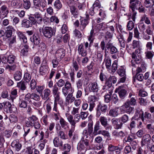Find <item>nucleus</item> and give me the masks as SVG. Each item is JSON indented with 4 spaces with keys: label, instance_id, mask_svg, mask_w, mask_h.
Listing matches in <instances>:
<instances>
[{
    "label": "nucleus",
    "instance_id": "412c9836",
    "mask_svg": "<svg viewBox=\"0 0 154 154\" xmlns=\"http://www.w3.org/2000/svg\"><path fill=\"white\" fill-rule=\"evenodd\" d=\"M11 146L17 151H19L22 146V144L20 143L18 140H14L11 143Z\"/></svg>",
    "mask_w": 154,
    "mask_h": 154
},
{
    "label": "nucleus",
    "instance_id": "4d7b16f0",
    "mask_svg": "<svg viewBox=\"0 0 154 154\" xmlns=\"http://www.w3.org/2000/svg\"><path fill=\"white\" fill-rule=\"evenodd\" d=\"M137 109V112L139 113V117L138 119H140L143 122H144V118L143 116L144 115V112L143 111L142 109Z\"/></svg>",
    "mask_w": 154,
    "mask_h": 154
},
{
    "label": "nucleus",
    "instance_id": "13d9d810",
    "mask_svg": "<svg viewBox=\"0 0 154 154\" xmlns=\"http://www.w3.org/2000/svg\"><path fill=\"white\" fill-rule=\"evenodd\" d=\"M83 79H79L76 82V85L78 90H82V86L83 83Z\"/></svg>",
    "mask_w": 154,
    "mask_h": 154
},
{
    "label": "nucleus",
    "instance_id": "e2e57ef3",
    "mask_svg": "<svg viewBox=\"0 0 154 154\" xmlns=\"http://www.w3.org/2000/svg\"><path fill=\"white\" fill-rule=\"evenodd\" d=\"M30 96L31 99H33L35 101H39L40 100V97L39 95L36 93H33L32 94L30 93Z\"/></svg>",
    "mask_w": 154,
    "mask_h": 154
},
{
    "label": "nucleus",
    "instance_id": "de8ad7c7",
    "mask_svg": "<svg viewBox=\"0 0 154 154\" xmlns=\"http://www.w3.org/2000/svg\"><path fill=\"white\" fill-rule=\"evenodd\" d=\"M117 73L118 75L121 77L123 76L126 75V74L125 69L122 66L117 71Z\"/></svg>",
    "mask_w": 154,
    "mask_h": 154
},
{
    "label": "nucleus",
    "instance_id": "2f4dec72",
    "mask_svg": "<svg viewBox=\"0 0 154 154\" xmlns=\"http://www.w3.org/2000/svg\"><path fill=\"white\" fill-rule=\"evenodd\" d=\"M48 67L47 66L41 65L39 69L40 74L42 75H45L48 70Z\"/></svg>",
    "mask_w": 154,
    "mask_h": 154
},
{
    "label": "nucleus",
    "instance_id": "3c124183",
    "mask_svg": "<svg viewBox=\"0 0 154 154\" xmlns=\"http://www.w3.org/2000/svg\"><path fill=\"white\" fill-rule=\"evenodd\" d=\"M102 134L105 137H106L109 139V140H111L110 136L108 131L106 130H102L99 131L98 134Z\"/></svg>",
    "mask_w": 154,
    "mask_h": 154
},
{
    "label": "nucleus",
    "instance_id": "5701e85b",
    "mask_svg": "<svg viewBox=\"0 0 154 154\" xmlns=\"http://www.w3.org/2000/svg\"><path fill=\"white\" fill-rule=\"evenodd\" d=\"M135 75L133 77V82L134 83L137 80L140 82H142L144 79V76L142 74L139 73L140 72H136Z\"/></svg>",
    "mask_w": 154,
    "mask_h": 154
},
{
    "label": "nucleus",
    "instance_id": "f03ea898",
    "mask_svg": "<svg viewBox=\"0 0 154 154\" xmlns=\"http://www.w3.org/2000/svg\"><path fill=\"white\" fill-rule=\"evenodd\" d=\"M81 17V18L79 20L80 22V26H79V22L78 20H76L74 23V25L76 27L79 26L81 31H83L89 23L90 17L88 14H86V16L85 17Z\"/></svg>",
    "mask_w": 154,
    "mask_h": 154
},
{
    "label": "nucleus",
    "instance_id": "39448f33",
    "mask_svg": "<svg viewBox=\"0 0 154 154\" xmlns=\"http://www.w3.org/2000/svg\"><path fill=\"white\" fill-rule=\"evenodd\" d=\"M7 53L5 55L2 57V62L4 64H13L14 63L16 57L12 54H8Z\"/></svg>",
    "mask_w": 154,
    "mask_h": 154
},
{
    "label": "nucleus",
    "instance_id": "052dcab7",
    "mask_svg": "<svg viewBox=\"0 0 154 154\" xmlns=\"http://www.w3.org/2000/svg\"><path fill=\"white\" fill-rule=\"evenodd\" d=\"M28 103H26L23 100H20L19 103V106L20 108H26L28 106Z\"/></svg>",
    "mask_w": 154,
    "mask_h": 154
},
{
    "label": "nucleus",
    "instance_id": "864d4df0",
    "mask_svg": "<svg viewBox=\"0 0 154 154\" xmlns=\"http://www.w3.org/2000/svg\"><path fill=\"white\" fill-rule=\"evenodd\" d=\"M74 35L78 38H81L82 37V33L78 29H75L73 31Z\"/></svg>",
    "mask_w": 154,
    "mask_h": 154
},
{
    "label": "nucleus",
    "instance_id": "b1692460",
    "mask_svg": "<svg viewBox=\"0 0 154 154\" xmlns=\"http://www.w3.org/2000/svg\"><path fill=\"white\" fill-rule=\"evenodd\" d=\"M138 64H140V66L137 67L136 70V72H145L146 71L147 65L144 60Z\"/></svg>",
    "mask_w": 154,
    "mask_h": 154
},
{
    "label": "nucleus",
    "instance_id": "09e8293b",
    "mask_svg": "<svg viewBox=\"0 0 154 154\" xmlns=\"http://www.w3.org/2000/svg\"><path fill=\"white\" fill-rule=\"evenodd\" d=\"M112 38V34L108 31L105 33V35L104 37L105 40L109 41H111Z\"/></svg>",
    "mask_w": 154,
    "mask_h": 154
},
{
    "label": "nucleus",
    "instance_id": "5fc2aeb1",
    "mask_svg": "<svg viewBox=\"0 0 154 154\" xmlns=\"http://www.w3.org/2000/svg\"><path fill=\"white\" fill-rule=\"evenodd\" d=\"M119 118L123 124L127 122L129 120L128 116L126 114H124Z\"/></svg>",
    "mask_w": 154,
    "mask_h": 154
},
{
    "label": "nucleus",
    "instance_id": "69168bd1",
    "mask_svg": "<svg viewBox=\"0 0 154 154\" xmlns=\"http://www.w3.org/2000/svg\"><path fill=\"white\" fill-rule=\"evenodd\" d=\"M76 6L79 10H83L86 7L85 4L84 3H79L77 2L76 3Z\"/></svg>",
    "mask_w": 154,
    "mask_h": 154
},
{
    "label": "nucleus",
    "instance_id": "c03bdc74",
    "mask_svg": "<svg viewBox=\"0 0 154 154\" xmlns=\"http://www.w3.org/2000/svg\"><path fill=\"white\" fill-rule=\"evenodd\" d=\"M112 91L111 89L109 90L108 94L105 95L104 96V101L106 103H109L111 100V95L112 94Z\"/></svg>",
    "mask_w": 154,
    "mask_h": 154
},
{
    "label": "nucleus",
    "instance_id": "6e6552de",
    "mask_svg": "<svg viewBox=\"0 0 154 154\" xmlns=\"http://www.w3.org/2000/svg\"><path fill=\"white\" fill-rule=\"evenodd\" d=\"M29 40L34 46H36L39 44L41 41L40 36L38 32H34L32 35L30 36Z\"/></svg>",
    "mask_w": 154,
    "mask_h": 154
},
{
    "label": "nucleus",
    "instance_id": "393cba45",
    "mask_svg": "<svg viewBox=\"0 0 154 154\" xmlns=\"http://www.w3.org/2000/svg\"><path fill=\"white\" fill-rule=\"evenodd\" d=\"M132 59L134 60V61H133V60H131V64L132 66L134 67L135 66V64L134 63V62L136 64H138L144 60L142 59L141 54H139L134 58H132Z\"/></svg>",
    "mask_w": 154,
    "mask_h": 154
},
{
    "label": "nucleus",
    "instance_id": "1a4fd4ad",
    "mask_svg": "<svg viewBox=\"0 0 154 154\" xmlns=\"http://www.w3.org/2000/svg\"><path fill=\"white\" fill-rule=\"evenodd\" d=\"M115 92L118 93L119 97L122 100L124 99L127 94V91L123 85L119 86L115 89Z\"/></svg>",
    "mask_w": 154,
    "mask_h": 154
},
{
    "label": "nucleus",
    "instance_id": "0e129e2a",
    "mask_svg": "<svg viewBox=\"0 0 154 154\" xmlns=\"http://www.w3.org/2000/svg\"><path fill=\"white\" fill-rule=\"evenodd\" d=\"M112 100L113 103L115 104H118L120 101L118 97L116 94H113Z\"/></svg>",
    "mask_w": 154,
    "mask_h": 154
},
{
    "label": "nucleus",
    "instance_id": "4468645a",
    "mask_svg": "<svg viewBox=\"0 0 154 154\" xmlns=\"http://www.w3.org/2000/svg\"><path fill=\"white\" fill-rule=\"evenodd\" d=\"M151 137L150 135L148 134H146L143 135L141 141V145L142 147L144 146L145 145L147 144L148 146L150 145L149 143L151 141Z\"/></svg>",
    "mask_w": 154,
    "mask_h": 154
},
{
    "label": "nucleus",
    "instance_id": "72a5a7b5",
    "mask_svg": "<svg viewBox=\"0 0 154 154\" xmlns=\"http://www.w3.org/2000/svg\"><path fill=\"white\" fill-rule=\"evenodd\" d=\"M118 109V107H117L115 109H110L109 111V115L113 117H115L117 116L119 114Z\"/></svg>",
    "mask_w": 154,
    "mask_h": 154
},
{
    "label": "nucleus",
    "instance_id": "a878e982",
    "mask_svg": "<svg viewBox=\"0 0 154 154\" xmlns=\"http://www.w3.org/2000/svg\"><path fill=\"white\" fill-rule=\"evenodd\" d=\"M51 93V90L48 88H46L44 90L40 96L42 99L45 100L48 98L49 99V96L50 95Z\"/></svg>",
    "mask_w": 154,
    "mask_h": 154
},
{
    "label": "nucleus",
    "instance_id": "8fccbe9b",
    "mask_svg": "<svg viewBox=\"0 0 154 154\" xmlns=\"http://www.w3.org/2000/svg\"><path fill=\"white\" fill-rule=\"evenodd\" d=\"M31 79V75L29 72H25L24 75V80L27 83L29 82Z\"/></svg>",
    "mask_w": 154,
    "mask_h": 154
},
{
    "label": "nucleus",
    "instance_id": "f8f14e48",
    "mask_svg": "<svg viewBox=\"0 0 154 154\" xmlns=\"http://www.w3.org/2000/svg\"><path fill=\"white\" fill-rule=\"evenodd\" d=\"M32 16H30L31 18L34 21V23L35 25H36L37 23L38 24H41L42 21V17L41 14L38 12H36L34 14L32 15Z\"/></svg>",
    "mask_w": 154,
    "mask_h": 154
},
{
    "label": "nucleus",
    "instance_id": "bb28decb",
    "mask_svg": "<svg viewBox=\"0 0 154 154\" xmlns=\"http://www.w3.org/2000/svg\"><path fill=\"white\" fill-rule=\"evenodd\" d=\"M65 55V51L63 48H61L58 49L56 51L55 56L58 58H63Z\"/></svg>",
    "mask_w": 154,
    "mask_h": 154
},
{
    "label": "nucleus",
    "instance_id": "6ab92c4d",
    "mask_svg": "<svg viewBox=\"0 0 154 154\" xmlns=\"http://www.w3.org/2000/svg\"><path fill=\"white\" fill-rule=\"evenodd\" d=\"M129 7L131 9H136L141 4V2L138 0H130Z\"/></svg>",
    "mask_w": 154,
    "mask_h": 154
},
{
    "label": "nucleus",
    "instance_id": "603ef678",
    "mask_svg": "<svg viewBox=\"0 0 154 154\" xmlns=\"http://www.w3.org/2000/svg\"><path fill=\"white\" fill-rule=\"evenodd\" d=\"M9 119L11 123L16 122L18 120L17 116L13 114H11L9 116Z\"/></svg>",
    "mask_w": 154,
    "mask_h": 154
},
{
    "label": "nucleus",
    "instance_id": "f704fd0d",
    "mask_svg": "<svg viewBox=\"0 0 154 154\" xmlns=\"http://www.w3.org/2000/svg\"><path fill=\"white\" fill-rule=\"evenodd\" d=\"M100 122L97 121L94 126V130L93 131V135H96L98 134L99 131H98L100 129Z\"/></svg>",
    "mask_w": 154,
    "mask_h": 154
},
{
    "label": "nucleus",
    "instance_id": "f3484780",
    "mask_svg": "<svg viewBox=\"0 0 154 154\" xmlns=\"http://www.w3.org/2000/svg\"><path fill=\"white\" fill-rule=\"evenodd\" d=\"M111 122L114 128L116 129L122 128L123 125L119 118H113L111 120Z\"/></svg>",
    "mask_w": 154,
    "mask_h": 154
},
{
    "label": "nucleus",
    "instance_id": "aec40b11",
    "mask_svg": "<svg viewBox=\"0 0 154 154\" xmlns=\"http://www.w3.org/2000/svg\"><path fill=\"white\" fill-rule=\"evenodd\" d=\"M69 7L70 12L71 15H72L71 18H72V17H74L75 18H77L79 14V13L77 9L75 6L73 5L69 6Z\"/></svg>",
    "mask_w": 154,
    "mask_h": 154
},
{
    "label": "nucleus",
    "instance_id": "473e14b6",
    "mask_svg": "<svg viewBox=\"0 0 154 154\" xmlns=\"http://www.w3.org/2000/svg\"><path fill=\"white\" fill-rule=\"evenodd\" d=\"M17 86L22 91H24L26 89V83L24 81H21L18 82Z\"/></svg>",
    "mask_w": 154,
    "mask_h": 154
},
{
    "label": "nucleus",
    "instance_id": "9d476101",
    "mask_svg": "<svg viewBox=\"0 0 154 154\" xmlns=\"http://www.w3.org/2000/svg\"><path fill=\"white\" fill-rule=\"evenodd\" d=\"M107 106L106 105L99 103L96 109V116L99 117L101 114L105 113L107 110Z\"/></svg>",
    "mask_w": 154,
    "mask_h": 154
},
{
    "label": "nucleus",
    "instance_id": "a18cd8bd",
    "mask_svg": "<svg viewBox=\"0 0 154 154\" xmlns=\"http://www.w3.org/2000/svg\"><path fill=\"white\" fill-rule=\"evenodd\" d=\"M106 81L105 85L104 86H103L102 89L106 90L109 88H112V83L108 79H107Z\"/></svg>",
    "mask_w": 154,
    "mask_h": 154
},
{
    "label": "nucleus",
    "instance_id": "58836bf2",
    "mask_svg": "<svg viewBox=\"0 0 154 154\" xmlns=\"http://www.w3.org/2000/svg\"><path fill=\"white\" fill-rule=\"evenodd\" d=\"M86 147H87L85 146V145H83L79 142L78 144L77 148L78 151H80L79 153H80V152H85L87 150Z\"/></svg>",
    "mask_w": 154,
    "mask_h": 154
},
{
    "label": "nucleus",
    "instance_id": "0eeeda50",
    "mask_svg": "<svg viewBox=\"0 0 154 154\" xmlns=\"http://www.w3.org/2000/svg\"><path fill=\"white\" fill-rule=\"evenodd\" d=\"M80 118L81 116L79 114H76L75 116L74 119L73 116L71 115H69L67 117V120L72 126V128H74V129L76 123L79 122Z\"/></svg>",
    "mask_w": 154,
    "mask_h": 154
},
{
    "label": "nucleus",
    "instance_id": "c85d7f7f",
    "mask_svg": "<svg viewBox=\"0 0 154 154\" xmlns=\"http://www.w3.org/2000/svg\"><path fill=\"white\" fill-rule=\"evenodd\" d=\"M15 30L13 27L11 26H9L7 27L6 30L5 32L6 36L7 38L10 37L11 36H12L13 32Z\"/></svg>",
    "mask_w": 154,
    "mask_h": 154
},
{
    "label": "nucleus",
    "instance_id": "ddd939ff",
    "mask_svg": "<svg viewBox=\"0 0 154 154\" xmlns=\"http://www.w3.org/2000/svg\"><path fill=\"white\" fill-rule=\"evenodd\" d=\"M98 121L106 130H111L112 129V126L108 124L107 119L106 117L104 116H101L100 117Z\"/></svg>",
    "mask_w": 154,
    "mask_h": 154
},
{
    "label": "nucleus",
    "instance_id": "ea45409f",
    "mask_svg": "<svg viewBox=\"0 0 154 154\" xmlns=\"http://www.w3.org/2000/svg\"><path fill=\"white\" fill-rule=\"evenodd\" d=\"M98 12V15L101 17L102 19H104L106 16V11L105 9L102 7L99 9Z\"/></svg>",
    "mask_w": 154,
    "mask_h": 154
},
{
    "label": "nucleus",
    "instance_id": "7c9ffc66",
    "mask_svg": "<svg viewBox=\"0 0 154 154\" xmlns=\"http://www.w3.org/2000/svg\"><path fill=\"white\" fill-rule=\"evenodd\" d=\"M22 71L18 70L16 71L13 74V77L16 81L20 80L22 77Z\"/></svg>",
    "mask_w": 154,
    "mask_h": 154
},
{
    "label": "nucleus",
    "instance_id": "e433bc0d",
    "mask_svg": "<svg viewBox=\"0 0 154 154\" xmlns=\"http://www.w3.org/2000/svg\"><path fill=\"white\" fill-rule=\"evenodd\" d=\"M60 122L61 127L64 129L69 128V124L62 118L60 119Z\"/></svg>",
    "mask_w": 154,
    "mask_h": 154
},
{
    "label": "nucleus",
    "instance_id": "bf43d9fd",
    "mask_svg": "<svg viewBox=\"0 0 154 154\" xmlns=\"http://www.w3.org/2000/svg\"><path fill=\"white\" fill-rule=\"evenodd\" d=\"M62 151H70L71 149V146L69 144H65L61 148H60Z\"/></svg>",
    "mask_w": 154,
    "mask_h": 154
},
{
    "label": "nucleus",
    "instance_id": "4be33fe9",
    "mask_svg": "<svg viewBox=\"0 0 154 154\" xmlns=\"http://www.w3.org/2000/svg\"><path fill=\"white\" fill-rule=\"evenodd\" d=\"M23 2L21 0H13L11 1V5L16 8H20L22 6Z\"/></svg>",
    "mask_w": 154,
    "mask_h": 154
},
{
    "label": "nucleus",
    "instance_id": "49530a36",
    "mask_svg": "<svg viewBox=\"0 0 154 154\" xmlns=\"http://www.w3.org/2000/svg\"><path fill=\"white\" fill-rule=\"evenodd\" d=\"M23 8L26 9H29L31 6L29 0H23Z\"/></svg>",
    "mask_w": 154,
    "mask_h": 154
},
{
    "label": "nucleus",
    "instance_id": "dca6fc26",
    "mask_svg": "<svg viewBox=\"0 0 154 154\" xmlns=\"http://www.w3.org/2000/svg\"><path fill=\"white\" fill-rule=\"evenodd\" d=\"M93 122H89L88 124V129H85L83 132L84 135L86 136V138L88 137V135L91 136L92 134L93 135Z\"/></svg>",
    "mask_w": 154,
    "mask_h": 154
},
{
    "label": "nucleus",
    "instance_id": "423d86ee",
    "mask_svg": "<svg viewBox=\"0 0 154 154\" xmlns=\"http://www.w3.org/2000/svg\"><path fill=\"white\" fill-rule=\"evenodd\" d=\"M102 7L98 0L96 1L92 7L89 10V14L91 16H94L96 13L99 11Z\"/></svg>",
    "mask_w": 154,
    "mask_h": 154
},
{
    "label": "nucleus",
    "instance_id": "c9c22d12",
    "mask_svg": "<svg viewBox=\"0 0 154 154\" xmlns=\"http://www.w3.org/2000/svg\"><path fill=\"white\" fill-rule=\"evenodd\" d=\"M54 7L57 11L59 10L62 7L61 2L60 0H56L54 4Z\"/></svg>",
    "mask_w": 154,
    "mask_h": 154
},
{
    "label": "nucleus",
    "instance_id": "338daca9",
    "mask_svg": "<svg viewBox=\"0 0 154 154\" xmlns=\"http://www.w3.org/2000/svg\"><path fill=\"white\" fill-rule=\"evenodd\" d=\"M65 84V81L62 79H60L55 84L59 88H61L63 87L64 85Z\"/></svg>",
    "mask_w": 154,
    "mask_h": 154
},
{
    "label": "nucleus",
    "instance_id": "6e6d98bb",
    "mask_svg": "<svg viewBox=\"0 0 154 154\" xmlns=\"http://www.w3.org/2000/svg\"><path fill=\"white\" fill-rule=\"evenodd\" d=\"M31 99V98L30 96V93H28L25 95L23 100L26 102V103H28V102H29V103L32 104V101Z\"/></svg>",
    "mask_w": 154,
    "mask_h": 154
},
{
    "label": "nucleus",
    "instance_id": "a211bd4d",
    "mask_svg": "<svg viewBox=\"0 0 154 154\" xmlns=\"http://www.w3.org/2000/svg\"><path fill=\"white\" fill-rule=\"evenodd\" d=\"M9 12V8L5 5H2L0 8V17L3 18L7 17Z\"/></svg>",
    "mask_w": 154,
    "mask_h": 154
},
{
    "label": "nucleus",
    "instance_id": "774afa93",
    "mask_svg": "<svg viewBox=\"0 0 154 154\" xmlns=\"http://www.w3.org/2000/svg\"><path fill=\"white\" fill-rule=\"evenodd\" d=\"M111 59L110 58H107L106 60V68L108 69H111Z\"/></svg>",
    "mask_w": 154,
    "mask_h": 154
},
{
    "label": "nucleus",
    "instance_id": "2eb2a0df",
    "mask_svg": "<svg viewBox=\"0 0 154 154\" xmlns=\"http://www.w3.org/2000/svg\"><path fill=\"white\" fill-rule=\"evenodd\" d=\"M33 2L34 6L36 8L41 7L44 8L47 6V3L45 0H33Z\"/></svg>",
    "mask_w": 154,
    "mask_h": 154
},
{
    "label": "nucleus",
    "instance_id": "79ce46f5",
    "mask_svg": "<svg viewBox=\"0 0 154 154\" xmlns=\"http://www.w3.org/2000/svg\"><path fill=\"white\" fill-rule=\"evenodd\" d=\"M7 38H8V42L10 45H12L16 43V35H13L12 36H11L10 37H8Z\"/></svg>",
    "mask_w": 154,
    "mask_h": 154
},
{
    "label": "nucleus",
    "instance_id": "37998d69",
    "mask_svg": "<svg viewBox=\"0 0 154 154\" xmlns=\"http://www.w3.org/2000/svg\"><path fill=\"white\" fill-rule=\"evenodd\" d=\"M138 26L140 31L143 33L146 29V25L144 22L140 20L138 23Z\"/></svg>",
    "mask_w": 154,
    "mask_h": 154
},
{
    "label": "nucleus",
    "instance_id": "a19ab883",
    "mask_svg": "<svg viewBox=\"0 0 154 154\" xmlns=\"http://www.w3.org/2000/svg\"><path fill=\"white\" fill-rule=\"evenodd\" d=\"M144 5L147 8H151L154 5V0H145Z\"/></svg>",
    "mask_w": 154,
    "mask_h": 154
},
{
    "label": "nucleus",
    "instance_id": "7ed1b4c3",
    "mask_svg": "<svg viewBox=\"0 0 154 154\" xmlns=\"http://www.w3.org/2000/svg\"><path fill=\"white\" fill-rule=\"evenodd\" d=\"M1 110H3L7 113H15L17 111V108L14 106H12L9 102L5 101L2 103H0Z\"/></svg>",
    "mask_w": 154,
    "mask_h": 154
},
{
    "label": "nucleus",
    "instance_id": "4c0bfd02",
    "mask_svg": "<svg viewBox=\"0 0 154 154\" xmlns=\"http://www.w3.org/2000/svg\"><path fill=\"white\" fill-rule=\"evenodd\" d=\"M140 20L143 22L144 21L145 23L147 25L151 24V22L149 18L145 14H143L141 17Z\"/></svg>",
    "mask_w": 154,
    "mask_h": 154
},
{
    "label": "nucleus",
    "instance_id": "f257e3e1",
    "mask_svg": "<svg viewBox=\"0 0 154 154\" xmlns=\"http://www.w3.org/2000/svg\"><path fill=\"white\" fill-rule=\"evenodd\" d=\"M28 121L25 122V126L27 127H34L35 128L39 129L41 127L38 118L35 116H32L29 117Z\"/></svg>",
    "mask_w": 154,
    "mask_h": 154
},
{
    "label": "nucleus",
    "instance_id": "cd10ccee",
    "mask_svg": "<svg viewBox=\"0 0 154 154\" xmlns=\"http://www.w3.org/2000/svg\"><path fill=\"white\" fill-rule=\"evenodd\" d=\"M78 51L79 54H81L82 57H85L87 55V51L84 49L83 45L82 44L79 45L78 48Z\"/></svg>",
    "mask_w": 154,
    "mask_h": 154
},
{
    "label": "nucleus",
    "instance_id": "20e7f679",
    "mask_svg": "<svg viewBox=\"0 0 154 154\" xmlns=\"http://www.w3.org/2000/svg\"><path fill=\"white\" fill-rule=\"evenodd\" d=\"M42 32L46 38H50L55 35L56 30L54 28L51 27H43L42 29Z\"/></svg>",
    "mask_w": 154,
    "mask_h": 154
},
{
    "label": "nucleus",
    "instance_id": "680f3d73",
    "mask_svg": "<svg viewBox=\"0 0 154 154\" xmlns=\"http://www.w3.org/2000/svg\"><path fill=\"white\" fill-rule=\"evenodd\" d=\"M69 74L71 81L72 82H74L75 80V73L74 69H71Z\"/></svg>",
    "mask_w": 154,
    "mask_h": 154
},
{
    "label": "nucleus",
    "instance_id": "9b49d317",
    "mask_svg": "<svg viewBox=\"0 0 154 154\" xmlns=\"http://www.w3.org/2000/svg\"><path fill=\"white\" fill-rule=\"evenodd\" d=\"M29 16L27 19H24L22 21L21 25L22 27L25 28H28L32 27L33 25H35L34 23V20Z\"/></svg>",
    "mask_w": 154,
    "mask_h": 154
},
{
    "label": "nucleus",
    "instance_id": "c756f323",
    "mask_svg": "<svg viewBox=\"0 0 154 154\" xmlns=\"http://www.w3.org/2000/svg\"><path fill=\"white\" fill-rule=\"evenodd\" d=\"M99 90L98 85L96 82H94L91 84L89 90L91 92L97 93Z\"/></svg>",
    "mask_w": 154,
    "mask_h": 154
}]
</instances>
